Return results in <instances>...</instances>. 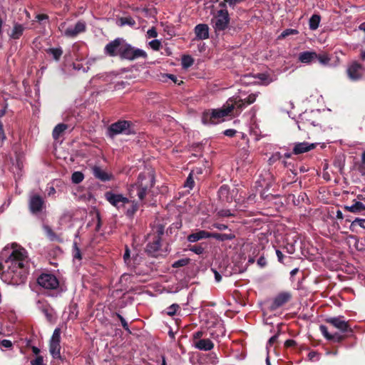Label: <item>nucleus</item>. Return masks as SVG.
<instances>
[{
  "label": "nucleus",
  "mask_w": 365,
  "mask_h": 365,
  "mask_svg": "<svg viewBox=\"0 0 365 365\" xmlns=\"http://www.w3.org/2000/svg\"><path fill=\"white\" fill-rule=\"evenodd\" d=\"M258 93H252L244 98L240 96L229 99L222 108L205 112L202 117V123L217 124L223 121L224 118L230 115L232 110H235L237 113H240L244 108L256 101Z\"/></svg>",
  "instance_id": "nucleus-1"
},
{
  "label": "nucleus",
  "mask_w": 365,
  "mask_h": 365,
  "mask_svg": "<svg viewBox=\"0 0 365 365\" xmlns=\"http://www.w3.org/2000/svg\"><path fill=\"white\" fill-rule=\"evenodd\" d=\"M13 250L6 260L8 267V272L14 274L19 270V274L22 275L26 271L29 259L26 250L17 245H13Z\"/></svg>",
  "instance_id": "nucleus-2"
},
{
  "label": "nucleus",
  "mask_w": 365,
  "mask_h": 365,
  "mask_svg": "<svg viewBox=\"0 0 365 365\" xmlns=\"http://www.w3.org/2000/svg\"><path fill=\"white\" fill-rule=\"evenodd\" d=\"M155 177L151 172L140 173L136 183L133 184L128 189L131 198L138 196L140 200H143L148 191L153 187Z\"/></svg>",
  "instance_id": "nucleus-3"
},
{
  "label": "nucleus",
  "mask_w": 365,
  "mask_h": 365,
  "mask_svg": "<svg viewBox=\"0 0 365 365\" xmlns=\"http://www.w3.org/2000/svg\"><path fill=\"white\" fill-rule=\"evenodd\" d=\"M146 58V52L140 48L132 46L130 44L125 42L123 49L121 50V59L134 61L138 58Z\"/></svg>",
  "instance_id": "nucleus-4"
},
{
  "label": "nucleus",
  "mask_w": 365,
  "mask_h": 365,
  "mask_svg": "<svg viewBox=\"0 0 365 365\" xmlns=\"http://www.w3.org/2000/svg\"><path fill=\"white\" fill-rule=\"evenodd\" d=\"M230 16L226 9H220L212 20L216 33L225 31L229 24Z\"/></svg>",
  "instance_id": "nucleus-5"
},
{
  "label": "nucleus",
  "mask_w": 365,
  "mask_h": 365,
  "mask_svg": "<svg viewBox=\"0 0 365 365\" xmlns=\"http://www.w3.org/2000/svg\"><path fill=\"white\" fill-rule=\"evenodd\" d=\"M125 40L117 38L109 42L104 48V53L108 56L115 57L118 56L120 58L121 50L123 48Z\"/></svg>",
  "instance_id": "nucleus-6"
},
{
  "label": "nucleus",
  "mask_w": 365,
  "mask_h": 365,
  "mask_svg": "<svg viewBox=\"0 0 365 365\" xmlns=\"http://www.w3.org/2000/svg\"><path fill=\"white\" fill-rule=\"evenodd\" d=\"M38 285L45 289H56L59 282L52 274H41L37 279Z\"/></svg>",
  "instance_id": "nucleus-7"
},
{
  "label": "nucleus",
  "mask_w": 365,
  "mask_h": 365,
  "mask_svg": "<svg viewBox=\"0 0 365 365\" xmlns=\"http://www.w3.org/2000/svg\"><path fill=\"white\" fill-rule=\"evenodd\" d=\"M61 330L59 328L55 329L50 340L49 351L53 358L58 359L61 357Z\"/></svg>",
  "instance_id": "nucleus-8"
},
{
  "label": "nucleus",
  "mask_w": 365,
  "mask_h": 365,
  "mask_svg": "<svg viewBox=\"0 0 365 365\" xmlns=\"http://www.w3.org/2000/svg\"><path fill=\"white\" fill-rule=\"evenodd\" d=\"M130 122L127 120H119L114 123L108 128L109 135L111 137L118 134L128 135L130 133Z\"/></svg>",
  "instance_id": "nucleus-9"
},
{
  "label": "nucleus",
  "mask_w": 365,
  "mask_h": 365,
  "mask_svg": "<svg viewBox=\"0 0 365 365\" xmlns=\"http://www.w3.org/2000/svg\"><path fill=\"white\" fill-rule=\"evenodd\" d=\"M104 195L106 200L118 209L124 207L130 202V200L122 194L114 193L111 191L106 192Z\"/></svg>",
  "instance_id": "nucleus-10"
},
{
  "label": "nucleus",
  "mask_w": 365,
  "mask_h": 365,
  "mask_svg": "<svg viewBox=\"0 0 365 365\" xmlns=\"http://www.w3.org/2000/svg\"><path fill=\"white\" fill-rule=\"evenodd\" d=\"M326 322L343 333L350 329L348 322L345 321L342 316L327 318Z\"/></svg>",
  "instance_id": "nucleus-11"
},
{
  "label": "nucleus",
  "mask_w": 365,
  "mask_h": 365,
  "mask_svg": "<svg viewBox=\"0 0 365 365\" xmlns=\"http://www.w3.org/2000/svg\"><path fill=\"white\" fill-rule=\"evenodd\" d=\"M346 73L349 78L351 81H359L362 78L363 68L360 64L357 63H353L348 66Z\"/></svg>",
  "instance_id": "nucleus-12"
},
{
  "label": "nucleus",
  "mask_w": 365,
  "mask_h": 365,
  "mask_svg": "<svg viewBox=\"0 0 365 365\" xmlns=\"http://www.w3.org/2000/svg\"><path fill=\"white\" fill-rule=\"evenodd\" d=\"M210 334L213 338H218L225 334V329L220 319H216L212 325H208Z\"/></svg>",
  "instance_id": "nucleus-13"
},
{
  "label": "nucleus",
  "mask_w": 365,
  "mask_h": 365,
  "mask_svg": "<svg viewBox=\"0 0 365 365\" xmlns=\"http://www.w3.org/2000/svg\"><path fill=\"white\" fill-rule=\"evenodd\" d=\"M86 30V23L82 21H78L73 26L68 27L64 31V36L67 37H75L78 34L84 32Z\"/></svg>",
  "instance_id": "nucleus-14"
},
{
  "label": "nucleus",
  "mask_w": 365,
  "mask_h": 365,
  "mask_svg": "<svg viewBox=\"0 0 365 365\" xmlns=\"http://www.w3.org/2000/svg\"><path fill=\"white\" fill-rule=\"evenodd\" d=\"M43 204L44 201L39 195H32L29 200V208L31 212L36 213L41 211Z\"/></svg>",
  "instance_id": "nucleus-15"
},
{
  "label": "nucleus",
  "mask_w": 365,
  "mask_h": 365,
  "mask_svg": "<svg viewBox=\"0 0 365 365\" xmlns=\"http://www.w3.org/2000/svg\"><path fill=\"white\" fill-rule=\"evenodd\" d=\"M290 294L288 293H281L278 294L272 301L270 309L272 310H275L282 305H284L286 302L289 301L290 299Z\"/></svg>",
  "instance_id": "nucleus-16"
},
{
  "label": "nucleus",
  "mask_w": 365,
  "mask_h": 365,
  "mask_svg": "<svg viewBox=\"0 0 365 365\" xmlns=\"http://www.w3.org/2000/svg\"><path fill=\"white\" fill-rule=\"evenodd\" d=\"M92 172L96 178L103 182L109 181L113 178L111 173L106 172L99 166L93 167Z\"/></svg>",
  "instance_id": "nucleus-17"
},
{
  "label": "nucleus",
  "mask_w": 365,
  "mask_h": 365,
  "mask_svg": "<svg viewBox=\"0 0 365 365\" xmlns=\"http://www.w3.org/2000/svg\"><path fill=\"white\" fill-rule=\"evenodd\" d=\"M299 61L302 63L310 64L316 61L317 53L315 51H303L299 54Z\"/></svg>",
  "instance_id": "nucleus-18"
},
{
  "label": "nucleus",
  "mask_w": 365,
  "mask_h": 365,
  "mask_svg": "<svg viewBox=\"0 0 365 365\" xmlns=\"http://www.w3.org/2000/svg\"><path fill=\"white\" fill-rule=\"evenodd\" d=\"M193 346L200 351H210L214 348V343L208 339H202V340L196 341L193 344Z\"/></svg>",
  "instance_id": "nucleus-19"
},
{
  "label": "nucleus",
  "mask_w": 365,
  "mask_h": 365,
  "mask_svg": "<svg viewBox=\"0 0 365 365\" xmlns=\"http://www.w3.org/2000/svg\"><path fill=\"white\" fill-rule=\"evenodd\" d=\"M315 148L314 143H309L307 142L297 143L294 145L293 153L296 155L301 154Z\"/></svg>",
  "instance_id": "nucleus-20"
},
{
  "label": "nucleus",
  "mask_w": 365,
  "mask_h": 365,
  "mask_svg": "<svg viewBox=\"0 0 365 365\" xmlns=\"http://www.w3.org/2000/svg\"><path fill=\"white\" fill-rule=\"evenodd\" d=\"M195 33L198 39H207L209 37V27L207 24H198L195 28Z\"/></svg>",
  "instance_id": "nucleus-21"
},
{
  "label": "nucleus",
  "mask_w": 365,
  "mask_h": 365,
  "mask_svg": "<svg viewBox=\"0 0 365 365\" xmlns=\"http://www.w3.org/2000/svg\"><path fill=\"white\" fill-rule=\"evenodd\" d=\"M161 247V237L160 235L155 236L153 241L147 245L146 250L148 253L153 255L158 252Z\"/></svg>",
  "instance_id": "nucleus-22"
},
{
  "label": "nucleus",
  "mask_w": 365,
  "mask_h": 365,
  "mask_svg": "<svg viewBox=\"0 0 365 365\" xmlns=\"http://www.w3.org/2000/svg\"><path fill=\"white\" fill-rule=\"evenodd\" d=\"M319 330L322 332V335L328 340H332L336 342H339L343 339V336L338 333H334L333 334H330L328 331V329L325 325H320Z\"/></svg>",
  "instance_id": "nucleus-23"
},
{
  "label": "nucleus",
  "mask_w": 365,
  "mask_h": 365,
  "mask_svg": "<svg viewBox=\"0 0 365 365\" xmlns=\"http://www.w3.org/2000/svg\"><path fill=\"white\" fill-rule=\"evenodd\" d=\"M218 196L222 202H230L232 200V195L230 193V187L226 185L220 187Z\"/></svg>",
  "instance_id": "nucleus-24"
},
{
  "label": "nucleus",
  "mask_w": 365,
  "mask_h": 365,
  "mask_svg": "<svg viewBox=\"0 0 365 365\" xmlns=\"http://www.w3.org/2000/svg\"><path fill=\"white\" fill-rule=\"evenodd\" d=\"M211 237V233L205 230H200L197 232L192 233L187 237V240L190 242H195L201 239L209 238Z\"/></svg>",
  "instance_id": "nucleus-25"
},
{
  "label": "nucleus",
  "mask_w": 365,
  "mask_h": 365,
  "mask_svg": "<svg viewBox=\"0 0 365 365\" xmlns=\"http://www.w3.org/2000/svg\"><path fill=\"white\" fill-rule=\"evenodd\" d=\"M345 210L353 213H358L365 210V204L361 202L356 201L350 206H345Z\"/></svg>",
  "instance_id": "nucleus-26"
},
{
  "label": "nucleus",
  "mask_w": 365,
  "mask_h": 365,
  "mask_svg": "<svg viewBox=\"0 0 365 365\" xmlns=\"http://www.w3.org/2000/svg\"><path fill=\"white\" fill-rule=\"evenodd\" d=\"M68 128V125L64 123L58 124L53 130L52 135L56 140L58 139L61 134Z\"/></svg>",
  "instance_id": "nucleus-27"
},
{
  "label": "nucleus",
  "mask_w": 365,
  "mask_h": 365,
  "mask_svg": "<svg viewBox=\"0 0 365 365\" xmlns=\"http://www.w3.org/2000/svg\"><path fill=\"white\" fill-rule=\"evenodd\" d=\"M24 28L22 25L16 24L10 34V37L14 39H18L22 35Z\"/></svg>",
  "instance_id": "nucleus-28"
},
{
  "label": "nucleus",
  "mask_w": 365,
  "mask_h": 365,
  "mask_svg": "<svg viewBox=\"0 0 365 365\" xmlns=\"http://www.w3.org/2000/svg\"><path fill=\"white\" fill-rule=\"evenodd\" d=\"M217 240L225 241L231 240L235 238V235L232 234H220V233H211V237Z\"/></svg>",
  "instance_id": "nucleus-29"
},
{
  "label": "nucleus",
  "mask_w": 365,
  "mask_h": 365,
  "mask_svg": "<svg viewBox=\"0 0 365 365\" xmlns=\"http://www.w3.org/2000/svg\"><path fill=\"white\" fill-rule=\"evenodd\" d=\"M320 23V16L319 15H312L309 19V28L312 30H316Z\"/></svg>",
  "instance_id": "nucleus-30"
},
{
  "label": "nucleus",
  "mask_w": 365,
  "mask_h": 365,
  "mask_svg": "<svg viewBox=\"0 0 365 365\" xmlns=\"http://www.w3.org/2000/svg\"><path fill=\"white\" fill-rule=\"evenodd\" d=\"M320 64L323 66L328 65L330 61V58L326 53H317V59Z\"/></svg>",
  "instance_id": "nucleus-31"
},
{
  "label": "nucleus",
  "mask_w": 365,
  "mask_h": 365,
  "mask_svg": "<svg viewBox=\"0 0 365 365\" xmlns=\"http://www.w3.org/2000/svg\"><path fill=\"white\" fill-rule=\"evenodd\" d=\"M47 53L51 54L53 59L58 61L61 56L63 51L61 48H51L48 49Z\"/></svg>",
  "instance_id": "nucleus-32"
},
{
  "label": "nucleus",
  "mask_w": 365,
  "mask_h": 365,
  "mask_svg": "<svg viewBox=\"0 0 365 365\" xmlns=\"http://www.w3.org/2000/svg\"><path fill=\"white\" fill-rule=\"evenodd\" d=\"M84 175L81 172L76 171L72 174L71 180L73 183L78 184L83 181Z\"/></svg>",
  "instance_id": "nucleus-33"
},
{
  "label": "nucleus",
  "mask_w": 365,
  "mask_h": 365,
  "mask_svg": "<svg viewBox=\"0 0 365 365\" xmlns=\"http://www.w3.org/2000/svg\"><path fill=\"white\" fill-rule=\"evenodd\" d=\"M43 230H44L45 233L46 234L47 237L51 240L53 241L57 238L56 234L53 232L52 229L48 225H43Z\"/></svg>",
  "instance_id": "nucleus-34"
},
{
  "label": "nucleus",
  "mask_w": 365,
  "mask_h": 365,
  "mask_svg": "<svg viewBox=\"0 0 365 365\" xmlns=\"http://www.w3.org/2000/svg\"><path fill=\"white\" fill-rule=\"evenodd\" d=\"M73 257L74 259H81V250L78 248L77 243L75 242L73 244Z\"/></svg>",
  "instance_id": "nucleus-35"
},
{
  "label": "nucleus",
  "mask_w": 365,
  "mask_h": 365,
  "mask_svg": "<svg viewBox=\"0 0 365 365\" xmlns=\"http://www.w3.org/2000/svg\"><path fill=\"white\" fill-rule=\"evenodd\" d=\"M193 64V59L189 56H185L182 58V65L183 68H189Z\"/></svg>",
  "instance_id": "nucleus-36"
},
{
  "label": "nucleus",
  "mask_w": 365,
  "mask_h": 365,
  "mask_svg": "<svg viewBox=\"0 0 365 365\" xmlns=\"http://www.w3.org/2000/svg\"><path fill=\"white\" fill-rule=\"evenodd\" d=\"M149 46L154 51H158L161 47V42L158 39H154L149 42Z\"/></svg>",
  "instance_id": "nucleus-37"
},
{
  "label": "nucleus",
  "mask_w": 365,
  "mask_h": 365,
  "mask_svg": "<svg viewBox=\"0 0 365 365\" xmlns=\"http://www.w3.org/2000/svg\"><path fill=\"white\" fill-rule=\"evenodd\" d=\"M298 34V31L293 29H287L282 31V33L280 34V38H284L289 35H295Z\"/></svg>",
  "instance_id": "nucleus-38"
},
{
  "label": "nucleus",
  "mask_w": 365,
  "mask_h": 365,
  "mask_svg": "<svg viewBox=\"0 0 365 365\" xmlns=\"http://www.w3.org/2000/svg\"><path fill=\"white\" fill-rule=\"evenodd\" d=\"M179 308V305L177 304H173L172 305H170L168 308V310H167V314L169 315V316H173L177 310Z\"/></svg>",
  "instance_id": "nucleus-39"
},
{
  "label": "nucleus",
  "mask_w": 365,
  "mask_h": 365,
  "mask_svg": "<svg viewBox=\"0 0 365 365\" xmlns=\"http://www.w3.org/2000/svg\"><path fill=\"white\" fill-rule=\"evenodd\" d=\"M189 250L197 255H200L204 252V248L201 245L191 246Z\"/></svg>",
  "instance_id": "nucleus-40"
},
{
  "label": "nucleus",
  "mask_w": 365,
  "mask_h": 365,
  "mask_svg": "<svg viewBox=\"0 0 365 365\" xmlns=\"http://www.w3.org/2000/svg\"><path fill=\"white\" fill-rule=\"evenodd\" d=\"M188 259H181L175 262L173 264V267H180L185 266L188 263Z\"/></svg>",
  "instance_id": "nucleus-41"
},
{
  "label": "nucleus",
  "mask_w": 365,
  "mask_h": 365,
  "mask_svg": "<svg viewBox=\"0 0 365 365\" xmlns=\"http://www.w3.org/2000/svg\"><path fill=\"white\" fill-rule=\"evenodd\" d=\"M358 225L361 227L365 229V219L356 218L352 222L351 226Z\"/></svg>",
  "instance_id": "nucleus-42"
},
{
  "label": "nucleus",
  "mask_w": 365,
  "mask_h": 365,
  "mask_svg": "<svg viewBox=\"0 0 365 365\" xmlns=\"http://www.w3.org/2000/svg\"><path fill=\"white\" fill-rule=\"evenodd\" d=\"M194 184L195 182L193 178H192L191 174H190L185 182V187L192 189L194 187Z\"/></svg>",
  "instance_id": "nucleus-43"
},
{
  "label": "nucleus",
  "mask_w": 365,
  "mask_h": 365,
  "mask_svg": "<svg viewBox=\"0 0 365 365\" xmlns=\"http://www.w3.org/2000/svg\"><path fill=\"white\" fill-rule=\"evenodd\" d=\"M121 21V25H130V26H134L135 24V21L132 18H123L120 19Z\"/></svg>",
  "instance_id": "nucleus-44"
},
{
  "label": "nucleus",
  "mask_w": 365,
  "mask_h": 365,
  "mask_svg": "<svg viewBox=\"0 0 365 365\" xmlns=\"http://www.w3.org/2000/svg\"><path fill=\"white\" fill-rule=\"evenodd\" d=\"M310 113L305 112L303 114L300 115L299 119L300 121L298 123V128L299 130H301V125H299L300 123H304L305 121H309L308 116L309 115Z\"/></svg>",
  "instance_id": "nucleus-45"
},
{
  "label": "nucleus",
  "mask_w": 365,
  "mask_h": 365,
  "mask_svg": "<svg viewBox=\"0 0 365 365\" xmlns=\"http://www.w3.org/2000/svg\"><path fill=\"white\" fill-rule=\"evenodd\" d=\"M158 36V32L155 27H152L147 31V36L148 38H155Z\"/></svg>",
  "instance_id": "nucleus-46"
},
{
  "label": "nucleus",
  "mask_w": 365,
  "mask_h": 365,
  "mask_svg": "<svg viewBox=\"0 0 365 365\" xmlns=\"http://www.w3.org/2000/svg\"><path fill=\"white\" fill-rule=\"evenodd\" d=\"M31 365H45L41 356H38L35 359L31 361Z\"/></svg>",
  "instance_id": "nucleus-47"
},
{
  "label": "nucleus",
  "mask_w": 365,
  "mask_h": 365,
  "mask_svg": "<svg viewBox=\"0 0 365 365\" xmlns=\"http://www.w3.org/2000/svg\"><path fill=\"white\" fill-rule=\"evenodd\" d=\"M12 342L8 339H3L0 341V346L4 348L10 349L12 347Z\"/></svg>",
  "instance_id": "nucleus-48"
},
{
  "label": "nucleus",
  "mask_w": 365,
  "mask_h": 365,
  "mask_svg": "<svg viewBox=\"0 0 365 365\" xmlns=\"http://www.w3.org/2000/svg\"><path fill=\"white\" fill-rule=\"evenodd\" d=\"M203 333L201 331H196L193 333L192 338H193V344L196 342V341L202 340L201 337L202 336Z\"/></svg>",
  "instance_id": "nucleus-49"
},
{
  "label": "nucleus",
  "mask_w": 365,
  "mask_h": 365,
  "mask_svg": "<svg viewBox=\"0 0 365 365\" xmlns=\"http://www.w3.org/2000/svg\"><path fill=\"white\" fill-rule=\"evenodd\" d=\"M118 317L119 318V319L120 320V322H121V324L123 326V327L128 331L130 332V329L128 328V324L127 323V322L125 321V319L119 314H118Z\"/></svg>",
  "instance_id": "nucleus-50"
},
{
  "label": "nucleus",
  "mask_w": 365,
  "mask_h": 365,
  "mask_svg": "<svg viewBox=\"0 0 365 365\" xmlns=\"http://www.w3.org/2000/svg\"><path fill=\"white\" fill-rule=\"evenodd\" d=\"M123 259H124L125 262L127 264H130V250H129V249L128 247H126V249H125V253L123 255Z\"/></svg>",
  "instance_id": "nucleus-51"
},
{
  "label": "nucleus",
  "mask_w": 365,
  "mask_h": 365,
  "mask_svg": "<svg viewBox=\"0 0 365 365\" xmlns=\"http://www.w3.org/2000/svg\"><path fill=\"white\" fill-rule=\"evenodd\" d=\"M259 78L262 81L263 84L268 85L272 82L271 79H268L267 76L265 74H259Z\"/></svg>",
  "instance_id": "nucleus-52"
},
{
  "label": "nucleus",
  "mask_w": 365,
  "mask_h": 365,
  "mask_svg": "<svg viewBox=\"0 0 365 365\" xmlns=\"http://www.w3.org/2000/svg\"><path fill=\"white\" fill-rule=\"evenodd\" d=\"M236 130L234 129H227L224 131V134L228 137H232L235 135Z\"/></svg>",
  "instance_id": "nucleus-53"
},
{
  "label": "nucleus",
  "mask_w": 365,
  "mask_h": 365,
  "mask_svg": "<svg viewBox=\"0 0 365 365\" xmlns=\"http://www.w3.org/2000/svg\"><path fill=\"white\" fill-rule=\"evenodd\" d=\"M213 227L219 230H225L227 229V226L226 225L220 223H215L213 225Z\"/></svg>",
  "instance_id": "nucleus-54"
},
{
  "label": "nucleus",
  "mask_w": 365,
  "mask_h": 365,
  "mask_svg": "<svg viewBox=\"0 0 365 365\" xmlns=\"http://www.w3.org/2000/svg\"><path fill=\"white\" fill-rule=\"evenodd\" d=\"M281 157L282 156H281V154L279 153H276L272 155V156L269 158V160L271 163H272V162H274V161H276L277 160H279L281 158Z\"/></svg>",
  "instance_id": "nucleus-55"
},
{
  "label": "nucleus",
  "mask_w": 365,
  "mask_h": 365,
  "mask_svg": "<svg viewBox=\"0 0 365 365\" xmlns=\"http://www.w3.org/2000/svg\"><path fill=\"white\" fill-rule=\"evenodd\" d=\"M56 193V189L53 186L48 187L47 188V194L48 196H53Z\"/></svg>",
  "instance_id": "nucleus-56"
},
{
  "label": "nucleus",
  "mask_w": 365,
  "mask_h": 365,
  "mask_svg": "<svg viewBox=\"0 0 365 365\" xmlns=\"http://www.w3.org/2000/svg\"><path fill=\"white\" fill-rule=\"evenodd\" d=\"M257 264L262 267H264L267 264L265 258L263 257H259L257 260Z\"/></svg>",
  "instance_id": "nucleus-57"
},
{
  "label": "nucleus",
  "mask_w": 365,
  "mask_h": 365,
  "mask_svg": "<svg viewBox=\"0 0 365 365\" xmlns=\"http://www.w3.org/2000/svg\"><path fill=\"white\" fill-rule=\"evenodd\" d=\"M278 338V334H275L272 336L268 341L267 346H271L272 344H274Z\"/></svg>",
  "instance_id": "nucleus-58"
},
{
  "label": "nucleus",
  "mask_w": 365,
  "mask_h": 365,
  "mask_svg": "<svg viewBox=\"0 0 365 365\" xmlns=\"http://www.w3.org/2000/svg\"><path fill=\"white\" fill-rule=\"evenodd\" d=\"M276 255H277L278 261L280 262H283V257H284L282 252L280 250H276Z\"/></svg>",
  "instance_id": "nucleus-59"
},
{
  "label": "nucleus",
  "mask_w": 365,
  "mask_h": 365,
  "mask_svg": "<svg viewBox=\"0 0 365 365\" xmlns=\"http://www.w3.org/2000/svg\"><path fill=\"white\" fill-rule=\"evenodd\" d=\"M242 0H225V1H226L227 3L229 4L230 6H235L237 4H239L240 2H241Z\"/></svg>",
  "instance_id": "nucleus-60"
},
{
  "label": "nucleus",
  "mask_w": 365,
  "mask_h": 365,
  "mask_svg": "<svg viewBox=\"0 0 365 365\" xmlns=\"http://www.w3.org/2000/svg\"><path fill=\"white\" fill-rule=\"evenodd\" d=\"M214 274H215V279L217 282H219L222 279L221 275L215 269H212Z\"/></svg>",
  "instance_id": "nucleus-61"
},
{
  "label": "nucleus",
  "mask_w": 365,
  "mask_h": 365,
  "mask_svg": "<svg viewBox=\"0 0 365 365\" xmlns=\"http://www.w3.org/2000/svg\"><path fill=\"white\" fill-rule=\"evenodd\" d=\"M296 344V342L292 339H288L285 341L284 345L287 347H290L294 346Z\"/></svg>",
  "instance_id": "nucleus-62"
},
{
  "label": "nucleus",
  "mask_w": 365,
  "mask_h": 365,
  "mask_svg": "<svg viewBox=\"0 0 365 365\" xmlns=\"http://www.w3.org/2000/svg\"><path fill=\"white\" fill-rule=\"evenodd\" d=\"M220 215L223 217H228L232 215L230 210H222L220 212Z\"/></svg>",
  "instance_id": "nucleus-63"
},
{
  "label": "nucleus",
  "mask_w": 365,
  "mask_h": 365,
  "mask_svg": "<svg viewBox=\"0 0 365 365\" xmlns=\"http://www.w3.org/2000/svg\"><path fill=\"white\" fill-rule=\"evenodd\" d=\"M286 249L289 254H293L295 251L294 247L292 245L287 246Z\"/></svg>",
  "instance_id": "nucleus-64"
}]
</instances>
